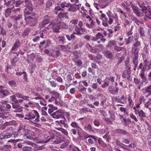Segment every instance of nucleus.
Segmentation results:
<instances>
[{
  "instance_id": "nucleus-1",
  "label": "nucleus",
  "mask_w": 151,
  "mask_h": 151,
  "mask_svg": "<svg viewBox=\"0 0 151 151\" xmlns=\"http://www.w3.org/2000/svg\"><path fill=\"white\" fill-rule=\"evenodd\" d=\"M44 130H40L38 129V143H46V140L47 137L44 135Z\"/></svg>"
},
{
  "instance_id": "nucleus-2",
  "label": "nucleus",
  "mask_w": 151,
  "mask_h": 151,
  "mask_svg": "<svg viewBox=\"0 0 151 151\" xmlns=\"http://www.w3.org/2000/svg\"><path fill=\"white\" fill-rule=\"evenodd\" d=\"M125 68L127 69L124 71L122 73V77L124 78H127L128 80H129L131 73V70L130 67L128 66L125 63Z\"/></svg>"
},
{
  "instance_id": "nucleus-3",
  "label": "nucleus",
  "mask_w": 151,
  "mask_h": 151,
  "mask_svg": "<svg viewBox=\"0 0 151 151\" xmlns=\"http://www.w3.org/2000/svg\"><path fill=\"white\" fill-rule=\"evenodd\" d=\"M49 27L52 29L53 31L56 33L59 32L60 27L55 22H51L49 25Z\"/></svg>"
},
{
  "instance_id": "nucleus-4",
  "label": "nucleus",
  "mask_w": 151,
  "mask_h": 151,
  "mask_svg": "<svg viewBox=\"0 0 151 151\" xmlns=\"http://www.w3.org/2000/svg\"><path fill=\"white\" fill-rule=\"evenodd\" d=\"M102 52L105 56L107 58L113 59L114 58L113 54L106 48H104Z\"/></svg>"
},
{
  "instance_id": "nucleus-5",
  "label": "nucleus",
  "mask_w": 151,
  "mask_h": 151,
  "mask_svg": "<svg viewBox=\"0 0 151 151\" xmlns=\"http://www.w3.org/2000/svg\"><path fill=\"white\" fill-rule=\"evenodd\" d=\"M51 115L54 118L58 119L60 118H63L65 120L62 112L60 110H58L54 112Z\"/></svg>"
},
{
  "instance_id": "nucleus-6",
  "label": "nucleus",
  "mask_w": 151,
  "mask_h": 151,
  "mask_svg": "<svg viewBox=\"0 0 151 151\" xmlns=\"http://www.w3.org/2000/svg\"><path fill=\"white\" fill-rule=\"evenodd\" d=\"M141 45L140 41H139L137 39H135V42L133 45L132 50L139 51Z\"/></svg>"
},
{
  "instance_id": "nucleus-7",
  "label": "nucleus",
  "mask_w": 151,
  "mask_h": 151,
  "mask_svg": "<svg viewBox=\"0 0 151 151\" xmlns=\"http://www.w3.org/2000/svg\"><path fill=\"white\" fill-rule=\"evenodd\" d=\"M86 47L88 50L91 52L95 54L98 53V49L92 47L88 43H87L86 44Z\"/></svg>"
},
{
  "instance_id": "nucleus-8",
  "label": "nucleus",
  "mask_w": 151,
  "mask_h": 151,
  "mask_svg": "<svg viewBox=\"0 0 151 151\" xmlns=\"http://www.w3.org/2000/svg\"><path fill=\"white\" fill-rule=\"evenodd\" d=\"M133 10L134 13L137 16L139 17H141L143 15V12H140L139 10V8L134 5L132 6Z\"/></svg>"
},
{
  "instance_id": "nucleus-9",
  "label": "nucleus",
  "mask_w": 151,
  "mask_h": 151,
  "mask_svg": "<svg viewBox=\"0 0 151 151\" xmlns=\"http://www.w3.org/2000/svg\"><path fill=\"white\" fill-rule=\"evenodd\" d=\"M24 131V129L22 127H20L18 130L17 132H14L12 133V136L14 135V137H17L18 135L23 134L22 132Z\"/></svg>"
},
{
  "instance_id": "nucleus-10",
  "label": "nucleus",
  "mask_w": 151,
  "mask_h": 151,
  "mask_svg": "<svg viewBox=\"0 0 151 151\" xmlns=\"http://www.w3.org/2000/svg\"><path fill=\"white\" fill-rule=\"evenodd\" d=\"M148 45L147 44H145L144 48L143 51L141 53L142 57L144 60L146 58V55L148 53Z\"/></svg>"
},
{
  "instance_id": "nucleus-11",
  "label": "nucleus",
  "mask_w": 151,
  "mask_h": 151,
  "mask_svg": "<svg viewBox=\"0 0 151 151\" xmlns=\"http://www.w3.org/2000/svg\"><path fill=\"white\" fill-rule=\"evenodd\" d=\"M12 107L14 109H17V110L16 112H20L22 111V107L19 105L18 102H16L12 104Z\"/></svg>"
},
{
  "instance_id": "nucleus-12",
  "label": "nucleus",
  "mask_w": 151,
  "mask_h": 151,
  "mask_svg": "<svg viewBox=\"0 0 151 151\" xmlns=\"http://www.w3.org/2000/svg\"><path fill=\"white\" fill-rule=\"evenodd\" d=\"M108 90L110 93L114 94L118 92V88L116 87H114L113 86H110L109 87Z\"/></svg>"
},
{
  "instance_id": "nucleus-13",
  "label": "nucleus",
  "mask_w": 151,
  "mask_h": 151,
  "mask_svg": "<svg viewBox=\"0 0 151 151\" xmlns=\"http://www.w3.org/2000/svg\"><path fill=\"white\" fill-rule=\"evenodd\" d=\"M21 43L18 40H17L15 42L13 46L11 49L12 50H17V49L21 46Z\"/></svg>"
},
{
  "instance_id": "nucleus-14",
  "label": "nucleus",
  "mask_w": 151,
  "mask_h": 151,
  "mask_svg": "<svg viewBox=\"0 0 151 151\" xmlns=\"http://www.w3.org/2000/svg\"><path fill=\"white\" fill-rule=\"evenodd\" d=\"M138 31L140 37L142 39L145 36V32L144 29V28L142 27H139L138 29Z\"/></svg>"
},
{
  "instance_id": "nucleus-15",
  "label": "nucleus",
  "mask_w": 151,
  "mask_h": 151,
  "mask_svg": "<svg viewBox=\"0 0 151 151\" xmlns=\"http://www.w3.org/2000/svg\"><path fill=\"white\" fill-rule=\"evenodd\" d=\"M50 17L48 15H46L43 19V21L42 22V24L44 25L49 23L50 21Z\"/></svg>"
},
{
  "instance_id": "nucleus-16",
  "label": "nucleus",
  "mask_w": 151,
  "mask_h": 151,
  "mask_svg": "<svg viewBox=\"0 0 151 151\" xmlns=\"http://www.w3.org/2000/svg\"><path fill=\"white\" fill-rule=\"evenodd\" d=\"M24 16L26 17L28 15H30L34 16L35 15V13L32 12L31 11H29L27 9H25L24 11Z\"/></svg>"
},
{
  "instance_id": "nucleus-17",
  "label": "nucleus",
  "mask_w": 151,
  "mask_h": 151,
  "mask_svg": "<svg viewBox=\"0 0 151 151\" xmlns=\"http://www.w3.org/2000/svg\"><path fill=\"white\" fill-rule=\"evenodd\" d=\"M49 108L48 109V112L51 114L54 111L58 109L57 107L54 106L52 104L48 105Z\"/></svg>"
},
{
  "instance_id": "nucleus-18",
  "label": "nucleus",
  "mask_w": 151,
  "mask_h": 151,
  "mask_svg": "<svg viewBox=\"0 0 151 151\" xmlns=\"http://www.w3.org/2000/svg\"><path fill=\"white\" fill-rule=\"evenodd\" d=\"M75 34L74 32L73 34H71L70 36L68 35H66V37L67 39L69 41H70L71 40H75L76 38V36H75Z\"/></svg>"
},
{
  "instance_id": "nucleus-19",
  "label": "nucleus",
  "mask_w": 151,
  "mask_h": 151,
  "mask_svg": "<svg viewBox=\"0 0 151 151\" xmlns=\"http://www.w3.org/2000/svg\"><path fill=\"white\" fill-rule=\"evenodd\" d=\"M138 4L140 7L141 8V10L142 11H146L147 7L145 6V3L143 2H139Z\"/></svg>"
},
{
  "instance_id": "nucleus-20",
  "label": "nucleus",
  "mask_w": 151,
  "mask_h": 151,
  "mask_svg": "<svg viewBox=\"0 0 151 151\" xmlns=\"http://www.w3.org/2000/svg\"><path fill=\"white\" fill-rule=\"evenodd\" d=\"M117 132L119 134L122 135H128L129 133L126 130L122 129H118L117 130Z\"/></svg>"
},
{
  "instance_id": "nucleus-21",
  "label": "nucleus",
  "mask_w": 151,
  "mask_h": 151,
  "mask_svg": "<svg viewBox=\"0 0 151 151\" xmlns=\"http://www.w3.org/2000/svg\"><path fill=\"white\" fill-rule=\"evenodd\" d=\"M75 6V4H70V5L69 6L70 7L68 9V10L69 11H72L73 12L76 11L77 8V7H76Z\"/></svg>"
},
{
  "instance_id": "nucleus-22",
  "label": "nucleus",
  "mask_w": 151,
  "mask_h": 151,
  "mask_svg": "<svg viewBox=\"0 0 151 151\" xmlns=\"http://www.w3.org/2000/svg\"><path fill=\"white\" fill-rule=\"evenodd\" d=\"M87 112L92 113V111L90 109L87 108H83L81 109L80 111V113L82 114H83L84 113H86Z\"/></svg>"
},
{
  "instance_id": "nucleus-23",
  "label": "nucleus",
  "mask_w": 151,
  "mask_h": 151,
  "mask_svg": "<svg viewBox=\"0 0 151 151\" xmlns=\"http://www.w3.org/2000/svg\"><path fill=\"white\" fill-rule=\"evenodd\" d=\"M139 52V51L137 50H132L131 52V53L132 54V57L138 58Z\"/></svg>"
},
{
  "instance_id": "nucleus-24",
  "label": "nucleus",
  "mask_w": 151,
  "mask_h": 151,
  "mask_svg": "<svg viewBox=\"0 0 151 151\" xmlns=\"http://www.w3.org/2000/svg\"><path fill=\"white\" fill-rule=\"evenodd\" d=\"M0 93L4 96H7L10 94L9 91L7 90H1L0 91Z\"/></svg>"
},
{
  "instance_id": "nucleus-25",
  "label": "nucleus",
  "mask_w": 151,
  "mask_h": 151,
  "mask_svg": "<svg viewBox=\"0 0 151 151\" xmlns=\"http://www.w3.org/2000/svg\"><path fill=\"white\" fill-rule=\"evenodd\" d=\"M67 12H60L58 15L59 17L60 18H65L66 19H68V17L67 16Z\"/></svg>"
},
{
  "instance_id": "nucleus-26",
  "label": "nucleus",
  "mask_w": 151,
  "mask_h": 151,
  "mask_svg": "<svg viewBox=\"0 0 151 151\" xmlns=\"http://www.w3.org/2000/svg\"><path fill=\"white\" fill-rule=\"evenodd\" d=\"M131 19L138 25H139L141 23V22L139 20L135 17L132 16L131 17Z\"/></svg>"
},
{
  "instance_id": "nucleus-27",
  "label": "nucleus",
  "mask_w": 151,
  "mask_h": 151,
  "mask_svg": "<svg viewBox=\"0 0 151 151\" xmlns=\"http://www.w3.org/2000/svg\"><path fill=\"white\" fill-rule=\"evenodd\" d=\"M70 5V4L69 3H67L65 1L63 2L60 5L62 8L63 9L65 7H68Z\"/></svg>"
},
{
  "instance_id": "nucleus-28",
  "label": "nucleus",
  "mask_w": 151,
  "mask_h": 151,
  "mask_svg": "<svg viewBox=\"0 0 151 151\" xmlns=\"http://www.w3.org/2000/svg\"><path fill=\"white\" fill-rule=\"evenodd\" d=\"M33 111L36 114V119H35V120H33V121H32L30 120V122H32L34 124H36L35 125V126H37V125L38 124L36 123L35 122H34L38 121V112L36 110H33L32 111Z\"/></svg>"
},
{
  "instance_id": "nucleus-29",
  "label": "nucleus",
  "mask_w": 151,
  "mask_h": 151,
  "mask_svg": "<svg viewBox=\"0 0 151 151\" xmlns=\"http://www.w3.org/2000/svg\"><path fill=\"white\" fill-rule=\"evenodd\" d=\"M132 61L133 63L134 64L135 67H137L138 64V58L132 57Z\"/></svg>"
},
{
  "instance_id": "nucleus-30",
  "label": "nucleus",
  "mask_w": 151,
  "mask_h": 151,
  "mask_svg": "<svg viewBox=\"0 0 151 151\" xmlns=\"http://www.w3.org/2000/svg\"><path fill=\"white\" fill-rule=\"evenodd\" d=\"M11 13V11L10 9L9 8H7L5 10L4 14L5 17L6 18L8 17L9 16Z\"/></svg>"
},
{
  "instance_id": "nucleus-31",
  "label": "nucleus",
  "mask_w": 151,
  "mask_h": 151,
  "mask_svg": "<svg viewBox=\"0 0 151 151\" xmlns=\"http://www.w3.org/2000/svg\"><path fill=\"white\" fill-rule=\"evenodd\" d=\"M29 31L30 29L29 28L26 29L22 34V36L23 37H24L27 36L29 34Z\"/></svg>"
},
{
  "instance_id": "nucleus-32",
  "label": "nucleus",
  "mask_w": 151,
  "mask_h": 151,
  "mask_svg": "<svg viewBox=\"0 0 151 151\" xmlns=\"http://www.w3.org/2000/svg\"><path fill=\"white\" fill-rule=\"evenodd\" d=\"M24 132H25L24 134V136L26 137L27 138L29 139L30 138V136L29 131L27 129L25 130L24 129V131L23 132H22V133Z\"/></svg>"
},
{
  "instance_id": "nucleus-33",
  "label": "nucleus",
  "mask_w": 151,
  "mask_h": 151,
  "mask_svg": "<svg viewBox=\"0 0 151 151\" xmlns=\"http://www.w3.org/2000/svg\"><path fill=\"white\" fill-rule=\"evenodd\" d=\"M37 18H34L31 21V23H29V24L31 26H34L36 25L37 23Z\"/></svg>"
},
{
  "instance_id": "nucleus-34",
  "label": "nucleus",
  "mask_w": 151,
  "mask_h": 151,
  "mask_svg": "<svg viewBox=\"0 0 151 151\" xmlns=\"http://www.w3.org/2000/svg\"><path fill=\"white\" fill-rule=\"evenodd\" d=\"M13 131L14 129L12 127H8L7 128V134H11V136L12 135V134L13 133Z\"/></svg>"
},
{
  "instance_id": "nucleus-35",
  "label": "nucleus",
  "mask_w": 151,
  "mask_h": 151,
  "mask_svg": "<svg viewBox=\"0 0 151 151\" xmlns=\"http://www.w3.org/2000/svg\"><path fill=\"white\" fill-rule=\"evenodd\" d=\"M58 41L60 43L64 44L65 42V39L64 37L60 36L58 37Z\"/></svg>"
},
{
  "instance_id": "nucleus-36",
  "label": "nucleus",
  "mask_w": 151,
  "mask_h": 151,
  "mask_svg": "<svg viewBox=\"0 0 151 151\" xmlns=\"http://www.w3.org/2000/svg\"><path fill=\"white\" fill-rule=\"evenodd\" d=\"M23 1H21L20 0H18L16 1H15V6L16 7H19L21 4H22L23 3Z\"/></svg>"
},
{
  "instance_id": "nucleus-37",
  "label": "nucleus",
  "mask_w": 151,
  "mask_h": 151,
  "mask_svg": "<svg viewBox=\"0 0 151 151\" xmlns=\"http://www.w3.org/2000/svg\"><path fill=\"white\" fill-rule=\"evenodd\" d=\"M0 30H1L0 32V35L1 34L3 35H6V31L3 27H0Z\"/></svg>"
},
{
  "instance_id": "nucleus-38",
  "label": "nucleus",
  "mask_w": 151,
  "mask_h": 151,
  "mask_svg": "<svg viewBox=\"0 0 151 151\" xmlns=\"http://www.w3.org/2000/svg\"><path fill=\"white\" fill-rule=\"evenodd\" d=\"M109 81H105L104 82V83L101 85V87L103 88L107 87L109 86Z\"/></svg>"
},
{
  "instance_id": "nucleus-39",
  "label": "nucleus",
  "mask_w": 151,
  "mask_h": 151,
  "mask_svg": "<svg viewBox=\"0 0 151 151\" xmlns=\"http://www.w3.org/2000/svg\"><path fill=\"white\" fill-rule=\"evenodd\" d=\"M60 28L64 29H68V27L66 24L64 22H62L60 23V25L59 26Z\"/></svg>"
},
{
  "instance_id": "nucleus-40",
  "label": "nucleus",
  "mask_w": 151,
  "mask_h": 151,
  "mask_svg": "<svg viewBox=\"0 0 151 151\" xmlns=\"http://www.w3.org/2000/svg\"><path fill=\"white\" fill-rule=\"evenodd\" d=\"M7 126L10 125H14L16 124V122L15 121H12L9 122H5Z\"/></svg>"
},
{
  "instance_id": "nucleus-41",
  "label": "nucleus",
  "mask_w": 151,
  "mask_h": 151,
  "mask_svg": "<svg viewBox=\"0 0 151 151\" xmlns=\"http://www.w3.org/2000/svg\"><path fill=\"white\" fill-rule=\"evenodd\" d=\"M49 93L50 94L55 96L56 97H58L59 96V94L55 90L50 91Z\"/></svg>"
},
{
  "instance_id": "nucleus-42",
  "label": "nucleus",
  "mask_w": 151,
  "mask_h": 151,
  "mask_svg": "<svg viewBox=\"0 0 151 151\" xmlns=\"http://www.w3.org/2000/svg\"><path fill=\"white\" fill-rule=\"evenodd\" d=\"M93 124L95 126L98 127L100 124V120L98 119H95L93 122Z\"/></svg>"
},
{
  "instance_id": "nucleus-43",
  "label": "nucleus",
  "mask_w": 151,
  "mask_h": 151,
  "mask_svg": "<svg viewBox=\"0 0 151 151\" xmlns=\"http://www.w3.org/2000/svg\"><path fill=\"white\" fill-rule=\"evenodd\" d=\"M138 115L142 118L146 117L145 114L142 110L139 111Z\"/></svg>"
},
{
  "instance_id": "nucleus-44",
  "label": "nucleus",
  "mask_w": 151,
  "mask_h": 151,
  "mask_svg": "<svg viewBox=\"0 0 151 151\" xmlns=\"http://www.w3.org/2000/svg\"><path fill=\"white\" fill-rule=\"evenodd\" d=\"M49 81L50 83V85L51 86L55 87L57 85V83L54 80Z\"/></svg>"
},
{
  "instance_id": "nucleus-45",
  "label": "nucleus",
  "mask_w": 151,
  "mask_h": 151,
  "mask_svg": "<svg viewBox=\"0 0 151 151\" xmlns=\"http://www.w3.org/2000/svg\"><path fill=\"white\" fill-rule=\"evenodd\" d=\"M108 134L109 132H108L106 134L103 136V137L104 138H105L106 140V142H109V141L110 139V138H109V135Z\"/></svg>"
},
{
  "instance_id": "nucleus-46",
  "label": "nucleus",
  "mask_w": 151,
  "mask_h": 151,
  "mask_svg": "<svg viewBox=\"0 0 151 151\" xmlns=\"http://www.w3.org/2000/svg\"><path fill=\"white\" fill-rule=\"evenodd\" d=\"M15 2V0H9L7 2L6 6H9L10 5H12L14 4Z\"/></svg>"
},
{
  "instance_id": "nucleus-47",
  "label": "nucleus",
  "mask_w": 151,
  "mask_h": 151,
  "mask_svg": "<svg viewBox=\"0 0 151 151\" xmlns=\"http://www.w3.org/2000/svg\"><path fill=\"white\" fill-rule=\"evenodd\" d=\"M33 17H32L29 16L28 17H25L24 20H25L27 22L28 24H29V23L30 22V21H29V20L31 19H33Z\"/></svg>"
},
{
  "instance_id": "nucleus-48",
  "label": "nucleus",
  "mask_w": 151,
  "mask_h": 151,
  "mask_svg": "<svg viewBox=\"0 0 151 151\" xmlns=\"http://www.w3.org/2000/svg\"><path fill=\"white\" fill-rule=\"evenodd\" d=\"M145 91L146 93H149V94H151V85L146 88Z\"/></svg>"
},
{
  "instance_id": "nucleus-49",
  "label": "nucleus",
  "mask_w": 151,
  "mask_h": 151,
  "mask_svg": "<svg viewBox=\"0 0 151 151\" xmlns=\"http://www.w3.org/2000/svg\"><path fill=\"white\" fill-rule=\"evenodd\" d=\"M91 66L92 68L93 69H96L98 70V71L99 70V69L98 66H97L96 64L94 62H93L91 63Z\"/></svg>"
},
{
  "instance_id": "nucleus-50",
  "label": "nucleus",
  "mask_w": 151,
  "mask_h": 151,
  "mask_svg": "<svg viewBox=\"0 0 151 151\" xmlns=\"http://www.w3.org/2000/svg\"><path fill=\"white\" fill-rule=\"evenodd\" d=\"M120 110L121 112H123L125 114L128 115V113L127 111V109L122 107H121Z\"/></svg>"
},
{
  "instance_id": "nucleus-51",
  "label": "nucleus",
  "mask_w": 151,
  "mask_h": 151,
  "mask_svg": "<svg viewBox=\"0 0 151 151\" xmlns=\"http://www.w3.org/2000/svg\"><path fill=\"white\" fill-rule=\"evenodd\" d=\"M139 76L142 78L144 82L146 81V78L144 75V73H140L139 75Z\"/></svg>"
},
{
  "instance_id": "nucleus-52",
  "label": "nucleus",
  "mask_w": 151,
  "mask_h": 151,
  "mask_svg": "<svg viewBox=\"0 0 151 151\" xmlns=\"http://www.w3.org/2000/svg\"><path fill=\"white\" fill-rule=\"evenodd\" d=\"M70 125L71 126L74 128L76 127L80 128V127L78 124L75 122H72L70 124Z\"/></svg>"
},
{
  "instance_id": "nucleus-53",
  "label": "nucleus",
  "mask_w": 151,
  "mask_h": 151,
  "mask_svg": "<svg viewBox=\"0 0 151 151\" xmlns=\"http://www.w3.org/2000/svg\"><path fill=\"white\" fill-rule=\"evenodd\" d=\"M55 12L57 14L58 11H63V9L61 8L60 6H57L55 8Z\"/></svg>"
},
{
  "instance_id": "nucleus-54",
  "label": "nucleus",
  "mask_w": 151,
  "mask_h": 151,
  "mask_svg": "<svg viewBox=\"0 0 151 151\" xmlns=\"http://www.w3.org/2000/svg\"><path fill=\"white\" fill-rule=\"evenodd\" d=\"M9 85L11 86H15L16 83L14 81H11L9 82Z\"/></svg>"
},
{
  "instance_id": "nucleus-55",
  "label": "nucleus",
  "mask_w": 151,
  "mask_h": 151,
  "mask_svg": "<svg viewBox=\"0 0 151 151\" xmlns=\"http://www.w3.org/2000/svg\"><path fill=\"white\" fill-rule=\"evenodd\" d=\"M11 146L10 145H4V149L3 151H10V148Z\"/></svg>"
},
{
  "instance_id": "nucleus-56",
  "label": "nucleus",
  "mask_w": 151,
  "mask_h": 151,
  "mask_svg": "<svg viewBox=\"0 0 151 151\" xmlns=\"http://www.w3.org/2000/svg\"><path fill=\"white\" fill-rule=\"evenodd\" d=\"M147 65L146 64H145L144 65L143 67L141 69V70L140 73H144L145 71L147 70Z\"/></svg>"
},
{
  "instance_id": "nucleus-57",
  "label": "nucleus",
  "mask_w": 151,
  "mask_h": 151,
  "mask_svg": "<svg viewBox=\"0 0 151 151\" xmlns=\"http://www.w3.org/2000/svg\"><path fill=\"white\" fill-rule=\"evenodd\" d=\"M53 79L55 81H57L58 82L61 83L63 81L62 79L60 77H58L57 78H54Z\"/></svg>"
},
{
  "instance_id": "nucleus-58",
  "label": "nucleus",
  "mask_w": 151,
  "mask_h": 151,
  "mask_svg": "<svg viewBox=\"0 0 151 151\" xmlns=\"http://www.w3.org/2000/svg\"><path fill=\"white\" fill-rule=\"evenodd\" d=\"M124 48L123 47H120L117 46H115L114 49L117 51H119L122 50V49H124Z\"/></svg>"
},
{
  "instance_id": "nucleus-59",
  "label": "nucleus",
  "mask_w": 151,
  "mask_h": 151,
  "mask_svg": "<svg viewBox=\"0 0 151 151\" xmlns=\"http://www.w3.org/2000/svg\"><path fill=\"white\" fill-rule=\"evenodd\" d=\"M98 86V84L97 83H93L92 85V88L94 90H96Z\"/></svg>"
},
{
  "instance_id": "nucleus-60",
  "label": "nucleus",
  "mask_w": 151,
  "mask_h": 151,
  "mask_svg": "<svg viewBox=\"0 0 151 151\" xmlns=\"http://www.w3.org/2000/svg\"><path fill=\"white\" fill-rule=\"evenodd\" d=\"M96 37L97 38L98 40L101 37L103 38V37H104V36L102 35V34L100 32H98L96 35Z\"/></svg>"
},
{
  "instance_id": "nucleus-61",
  "label": "nucleus",
  "mask_w": 151,
  "mask_h": 151,
  "mask_svg": "<svg viewBox=\"0 0 151 151\" xmlns=\"http://www.w3.org/2000/svg\"><path fill=\"white\" fill-rule=\"evenodd\" d=\"M114 45V42L113 41H110L108 42V43L106 46V47H108Z\"/></svg>"
},
{
  "instance_id": "nucleus-62",
  "label": "nucleus",
  "mask_w": 151,
  "mask_h": 151,
  "mask_svg": "<svg viewBox=\"0 0 151 151\" xmlns=\"http://www.w3.org/2000/svg\"><path fill=\"white\" fill-rule=\"evenodd\" d=\"M62 50H64L67 49L68 48V46L67 45H60L59 46Z\"/></svg>"
},
{
  "instance_id": "nucleus-63",
  "label": "nucleus",
  "mask_w": 151,
  "mask_h": 151,
  "mask_svg": "<svg viewBox=\"0 0 151 151\" xmlns=\"http://www.w3.org/2000/svg\"><path fill=\"white\" fill-rule=\"evenodd\" d=\"M22 18V14H19L17 16H16L15 18V20L16 21L19 20Z\"/></svg>"
},
{
  "instance_id": "nucleus-64",
  "label": "nucleus",
  "mask_w": 151,
  "mask_h": 151,
  "mask_svg": "<svg viewBox=\"0 0 151 151\" xmlns=\"http://www.w3.org/2000/svg\"><path fill=\"white\" fill-rule=\"evenodd\" d=\"M146 11H147L145 12L146 13H147L148 12V14H147L150 16H151V7H149L147 8V9Z\"/></svg>"
}]
</instances>
